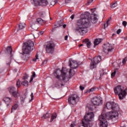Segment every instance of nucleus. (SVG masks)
Wrapping results in <instances>:
<instances>
[{
  "instance_id": "7c9ffc66",
  "label": "nucleus",
  "mask_w": 127,
  "mask_h": 127,
  "mask_svg": "<svg viewBox=\"0 0 127 127\" xmlns=\"http://www.w3.org/2000/svg\"><path fill=\"white\" fill-rule=\"evenodd\" d=\"M117 5H118V3L117 2V1H115L114 2L112 3V4L111 5V7L112 8H115V7L117 6Z\"/></svg>"
},
{
  "instance_id": "1a4fd4ad",
  "label": "nucleus",
  "mask_w": 127,
  "mask_h": 127,
  "mask_svg": "<svg viewBox=\"0 0 127 127\" xmlns=\"http://www.w3.org/2000/svg\"><path fill=\"white\" fill-rule=\"evenodd\" d=\"M114 49H115V48L109 43H106L103 45V50L105 54L111 53L113 51Z\"/></svg>"
},
{
  "instance_id": "4d7b16f0",
  "label": "nucleus",
  "mask_w": 127,
  "mask_h": 127,
  "mask_svg": "<svg viewBox=\"0 0 127 127\" xmlns=\"http://www.w3.org/2000/svg\"><path fill=\"white\" fill-rule=\"evenodd\" d=\"M57 85L58 86V87H60L61 86V87H62V86H63V84H57Z\"/></svg>"
},
{
  "instance_id": "f8f14e48",
  "label": "nucleus",
  "mask_w": 127,
  "mask_h": 127,
  "mask_svg": "<svg viewBox=\"0 0 127 127\" xmlns=\"http://www.w3.org/2000/svg\"><path fill=\"white\" fill-rule=\"evenodd\" d=\"M54 47H55V44L53 43H49L46 47V50L47 53H54Z\"/></svg>"
},
{
  "instance_id": "49530a36",
  "label": "nucleus",
  "mask_w": 127,
  "mask_h": 127,
  "mask_svg": "<svg viewBox=\"0 0 127 127\" xmlns=\"http://www.w3.org/2000/svg\"><path fill=\"white\" fill-rule=\"evenodd\" d=\"M47 63V61H44V62L42 63V65H44V64H46Z\"/></svg>"
},
{
  "instance_id": "0e129e2a",
  "label": "nucleus",
  "mask_w": 127,
  "mask_h": 127,
  "mask_svg": "<svg viewBox=\"0 0 127 127\" xmlns=\"http://www.w3.org/2000/svg\"><path fill=\"white\" fill-rule=\"evenodd\" d=\"M71 77H72V76H70V77H69V78H71Z\"/></svg>"
},
{
  "instance_id": "c756f323",
  "label": "nucleus",
  "mask_w": 127,
  "mask_h": 127,
  "mask_svg": "<svg viewBox=\"0 0 127 127\" xmlns=\"http://www.w3.org/2000/svg\"><path fill=\"white\" fill-rule=\"evenodd\" d=\"M50 118V114L46 113L45 115L42 117V119H49Z\"/></svg>"
},
{
  "instance_id": "a19ab883",
  "label": "nucleus",
  "mask_w": 127,
  "mask_h": 127,
  "mask_svg": "<svg viewBox=\"0 0 127 127\" xmlns=\"http://www.w3.org/2000/svg\"><path fill=\"white\" fill-rule=\"evenodd\" d=\"M11 63V61H10L9 62L6 64L7 66L9 67H10V64Z\"/></svg>"
},
{
  "instance_id": "a878e982",
  "label": "nucleus",
  "mask_w": 127,
  "mask_h": 127,
  "mask_svg": "<svg viewBox=\"0 0 127 127\" xmlns=\"http://www.w3.org/2000/svg\"><path fill=\"white\" fill-rule=\"evenodd\" d=\"M38 15L40 16V17H45V12H43V11H41L40 12L38 13Z\"/></svg>"
},
{
  "instance_id": "0eeeda50",
  "label": "nucleus",
  "mask_w": 127,
  "mask_h": 127,
  "mask_svg": "<svg viewBox=\"0 0 127 127\" xmlns=\"http://www.w3.org/2000/svg\"><path fill=\"white\" fill-rule=\"evenodd\" d=\"M65 70H66V68L64 67H63L62 69L60 71L59 70H56L55 71L54 74V76L56 77L57 79H60V76L58 75V73H60L61 72V76L63 78V80L64 81V80H66L68 78L67 76H66V72L65 71Z\"/></svg>"
},
{
  "instance_id": "6e6552de",
  "label": "nucleus",
  "mask_w": 127,
  "mask_h": 127,
  "mask_svg": "<svg viewBox=\"0 0 127 127\" xmlns=\"http://www.w3.org/2000/svg\"><path fill=\"white\" fill-rule=\"evenodd\" d=\"M79 100H80L79 96L77 94H73L69 96L68 99V103L70 105H76L78 102Z\"/></svg>"
},
{
  "instance_id": "393cba45",
  "label": "nucleus",
  "mask_w": 127,
  "mask_h": 127,
  "mask_svg": "<svg viewBox=\"0 0 127 127\" xmlns=\"http://www.w3.org/2000/svg\"><path fill=\"white\" fill-rule=\"evenodd\" d=\"M74 68H70L69 70V76H71V77H73L74 75H75V71H74Z\"/></svg>"
},
{
  "instance_id": "de8ad7c7",
  "label": "nucleus",
  "mask_w": 127,
  "mask_h": 127,
  "mask_svg": "<svg viewBox=\"0 0 127 127\" xmlns=\"http://www.w3.org/2000/svg\"><path fill=\"white\" fill-rule=\"evenodd\" d=\"M95 10H96V8L91 9V11H92V12H94Z\"/></svg>"
},
{
  "instance_id": "a18cd8bd",
  "label": "nucleus",
  "mask_w": 127,
  "mask_h": 127,
  "mask_svg": "<svg viewBox=\"0 0 127 127\" xmlns=\"http://www.w3.org/2000/svg\"><path fill=\"white\" fill-rule=\"evenodd\" d=\"M80 90H81V91H83V90H84V89H85V87L82 86H80L79 87Z\"/></svg>"
},
{
  "instance_id": "c03bdc74",
  "label": "nucleus",
  "mask_w": 127,
  "mask_h": 127,
  "mask_svg": "<svg viewBox=\"0 0 127 127\" xmlns=\"http://www.w3.org/2000/svg\"><path fill=\"white\" fill-rule=\"evenodd\" d=\"M76 127V124H75L74 123H72L70 125V127Z\"/></svg>"
},
{
  "instance_id": "ddd939ff",
  "label": "nucleus",
  "mask_w": 127,
  "mask_h": 127,
  "mask_svg": "<svg viewBox=\"0 0 127 127\" xmlns=\"http://www.w3.org/2000/svg\"><path fill=\"white\" fill-rule=\"evenodd\" d=\"M91 102L94 106H100L103 104V100L100 97H95L91 100Z\"/></svg>"
},
{
  "instance_id": "ea45409f",
  "label": "nucleus",
  "mask_w": 127,
  "mask_h": 127,
  "mask_svg": "<svg viewBox=\"0 0 127 127\" xmlns=\"http://www.w3.org/2000/svg\"><path fill=\"white\" fill-rule=\"evenodd\" d=\"M121 32H122V29H118L117 31V34H120V33H121Z\"/></svg>"
},
{
  "instance_id": "69168bd1",
  "label": "nucleus",
  "mask_w": 127,
  "mask_h": 127,
  "mask_svg": "<svg viewBox=\"0 0 127 127\" xmlns=\"http://www.w3.org/2000/svg\"><path fill=\"white\" fill-rule=\"evenodd\" d=\"M69 11H70V12H71V10H69Z\"/></svg>"
},
{
  "instance_id": "c9c22d12",
  "label": "nucleus",
  "mask_w": 127,
  "mask_h": 127,
  "mask_svg": "<svg viewBox=\"0 0 127 127\" xmlns=\"http://www.w3.org/2000/svg\"><path fill=\"white\" fill-rule=\"evenodd\" d=\"M57 2H56V1L55 0H52L51 1V5H55V4H56Z\"/></svg>"
},
{
  "instance_id": "79ce46f5",
  "label": "nucleus",
  "mask_w": 127,
  "mask_h": 127,
  "mask_svg": "<svg viewBox=\"0 0 127 127\" xmlns=\"http://www.w3.org/2000/svg\"><path fill=\"white\" fill-rule=\"evenodd\" d=\"M127 24V22L126 21H124L123 22V25H124V26L126 27V26Z\"/></svg>"
},
{
  "instance_id": "20e7f679",
  "label": "nucleus",
  "mask_w": 127,
  "mask_h": 127,
  "mask_svg": "<svg viewBox=\"0 0 127 127\" xmlns=\"http://www.w3.org/2000/svg\"><path fill=\"white\" fill-rule=\"evenodd\" d=\"M95 115L93 112H89L85 115L84 119L82 120V126L84 127H92V124L90 122H93Z\"/></svg>"
},
{
  "instance_id": "7ed1b4c3",
  "label": "nucleus",
  "mask_w": 127,
  "mask_h": 127,
  "mask_svg": "<svg viewBox=\"0 0 127 127\" xmlns=\"http://www.w3.org/2000/svg\"><path fill=\"white\" fill-rule=\"evenodd\" d=\"M34 49V43L31 40L28 41L26 43H24L23 46V55L22 58L24 61L28 60L29 53Z\"/></svg>"
},
{
  "instance_id": "a211bd4d",
  "label": "nucleus",
  "mask_w": 127,
  "mask_h": 127,
  "mask_svg": "<svg viewBox=\"0 0 127 127\" xmlns=\"http://www.w3.org/2000/svg\"><path fill=\"white\" fill-rule=\"evenodd\" d=\"M16 90H17V89L13 86H11L8 88V91L11 94L14 93V92H15Z\"/></svg>"
},
{
  "instance_id": "603ef678",
  "label": "nucleus",
  "mask_w": 127,
  "mask_h": 127,
  "mask_svg": "<svg viewBox=\"0 0 127 127\" xmlns=\"http://www.w3.org/2000/svg\"><path fill=\"white\" fill-rule=\"evenodd\" d=\"M93 1H94V0H89L88 1V4H90L91 2H93Z\"/></svg>"
},
{
  "instance_id": "2eb2a0df",
  "label": "nucleus",
  "mask_w": 127,
  "mask_h": 127,
  "mask_svg": "<svg viewBox=\"0 0 127 127\" xmlns=\"http://www.w3.org/2000/svg\"><path fill=\"white\" fill-rule=\"evenodd\" d=\"M83 42H84L85 44H86L87 48H91V45H92V44L91 43V41H90L89 39H85V40H83Z\"/></svg>"
},
{
  "instance_id": "dca6fc26",
  "label": "nucleus",
  "mask_w": 127,
  "mask_h": 127,
  "mask_svg": "<svg viewBox=\"0 0 127 127\" xmlns=\"http://www.w3.org/2000/svg\"><path fill=\"white\" fill-rule=\"evenodd\" d=\"M3 101L7 104V106H8V104L10 103L12 101V99L8 97H4L3 99Z\"/></svg>"
},
{
  "instance_id": "473e14b6",
  "label": "nucleus",
  "mask_w": 127,
  "mask_h": 127,
  "mask_svg": "<svg viewBox=\"0 0 127 127\" xmlns=\"http://www.w3.org/2000/svg\"><path fill=\"white\" fill-rule=\"evenodd\" d=\"M57 115H52L51 118L50 123H52L53 122V120L55 119H56Z\"/></svg>"
},
{
  "instance_id": "f704fd0d",
  "label": "nucleus",
  "mask_w": 127,
  "mask_h": 127,
  "mask_svg": "<svg viewBox=\"0 0 127 127\" xmlns=\"http://www.w3.org/2000/svg\"><path fill=\"white\" fill-rule=\"evenodd\" d=\"M16 87L19 88L20 87V80H18L16 82Z\"/></svg>"
},
{
  "instance_id": "412c9836",
  "label": "nucleus",
  "mask_w": 127,
  "mask_h": 127,
  "mask_svg": "<svg viewBox=\"0 0 127 127\" xmlns=\"http://www.w3.org/2000/svg\"><path fill=\"white\" fill-rule=\"evenodd\" d=\"M17 108H18V104H14V105L11 107V113H12L13 111H15V110H16Z\"/></svg>"
},
{
  "instance_id": "3c124183",
  "label": "nucleus",
  "mask_w": 127,
  "mask_h": 127,
  "mask_svg": "<svg viewBox=\"0 0 127 127\" xmlns=\"http://www.w3.org/2000/svg\"><path fill=\"white\" fill-rule=\"evenodd\" d=\"M86 110H87V109H88V110H90V111H93V108H89V107H86Z\"/></svg>"
},
{
  "instance_id": "680f3d73",
  "label": "nucleus",
  "mask_w": 127,
  "mask_h": 127,
  "mask_svg": "<svg viewBox=\"0 0 127 127\" xmlns=\"http://www.w3.org/2000/svg\"><path fill=\"white\" fill-rule=\"evenodd\" d=\"M114 35H115V34H113V36H114Z\"/></svg>"
},
{
  "instance_id": "9b49d317",
  "label": "nucleus",
  "mask_w": 127,
  "mask_h": 127,
  "mask_svg": "<svg viewBox=\"0 0 127 127\" xmlns=\"http://www.w3.org/2000/svg\"><path fill=\"white\" fill-rule=\"evenodd\" d=\"M34 3L35 5H42V6H46L48 4V1L47 0H31Z\"/></svg>"
},
{
  "instance_id": "f03ea898",
  "label": "nucleus",
  "mask_w": 127,
  "mask_h": 127,
  "mask_svg": "<svg viewBox=\"0 0 127 127\" xmlns=\"http://www.w3.org/2000/svg\"><path fill=\"white\" fill-rule=\"evenodd\" d=\"M118 111H113L106 113V114H101L99 117V120L100 122V125L102 127H108L107 120H113L119 117Z\"/></svg>"
},
{
  "instance_id": "39448f33",
  "label": "nucleus",
  "mask_w": 127,
  "mask_h": 127,
  "mask_svg": "<svg viewBox=\"0 0 127 127\" xmlns=\"http://www.w3.org/2000/svg\"><path fill=\"white\" fill-rule=\"evenodd\" d=\"M114 92L115 95H118V97L120 100H123L124 98H125L127 95V92L126 90H123L122 86L120 85L117 86L114 88Z\"/></svg>"
},
{
  "instance_id": "bf43d9fd",
  "label": "nucleus",
  "mask_w": 127,
  "mask_h": 127,
  "mask_svg": "<svg viewBox=\"0 0 127 127\" xmlns=\"http://www.w3.org/2000/svg\"><path fill=\"white\" fill-rule=\"evenodd\" d=\"M66 24H64L63 26V28H66Z\"/></svg>"
},
{
  "instance_id": "72a5a7b5",
  "label": "nucleus",
  "mask_w": 127,
  "mask_h": 127,
  "mask_svg": "<svg viewBox=\"0 0 127 127\" xmlns=\"http://www.w3.org/2000/svg\"><path fill=\"white\" fill-rule=\"evenodd\" d=\"M38 60V54H36V56H35V58L33 59V61L34 62H36V61Z\"/></svg>"
},
{
  "instance_id": "423d86ee",
  "label": "nucleus",
  "mask_w": 127,
  "mask_h": 127,
  "mask_svg": "<svg viewBox=\"0 0 127 127\" xmlns=\"http://www.w3.org/2000/svg\"><path fill=\"white\" fill-rule=\"evenodd\" d=\"M112 110V111H119L120 106L114 102H107L104 106V109Z\"/></svg>"
},
{
  "instance_id": "5701e85b",
  "label": "nucleus",
  "mask_w": 127,
  "mask_h": 127,
  "mask_svg": "<svg viewBox=\"0 0 127 127\" xmlns=\"http://www.w3.org/2000/svg\"><path fill=\"white\" fill-rule=\"evenodd\" d=\"M100 73V76H97V75L96 76L97 80H99L101 77V76H103V75H106L107 74V72L104 71V70H102Z\"/></svg>"
},
{
  "instance_id": "c85d7f7f",
  "label": "nucleus",
  "mask_w": 127,
  "mask_h": 127,
  "mask_svg": "<svg viewBox=\"0 0 127 127\" xmlns=\"http://www.w3.org/2000/svg\"><path fill=\"white\" fill-rule=\"evenodd\" d=\"M21 84L23 86L25 87H28V81L27 80H24V81L21 82Z\"/></svg>"
},
{
  "instance_id": "e2e57ef3",
  "label": "nucleus",
  "mask_w": 127,
  "mask_h": 127,
  "mask_svg": "<svg viewBox=\"0 0 127 127\" xmlns=\"http://www.w3.org/2000/svg\"><path fill=\"white\" fill-rule=\"evenodd\" d=\"M0 73H1V71L0 70Z\"/></svg>"
},
{
  "instance_id": "864d4df0",
  "label": "nucleus",
  "mask_w": 127,
  "mask_h": 127,
  "mask_svg": "<svg viewBox=\"0 0 127 127\" xmlns=\"http://www.w3.org/2000/svg\"><path fill=\"white\" fill-rule=\"evenodd\" d=\"M68 39V36L66 35L64 37V40H67Z\"/></svg>"
},
{
  "instance_id": "b1692460",
  "label": "nucleus",
  "mask_w": 127,
  "mask_h": 127,
  "mask_svg": "<svg viewBox=\"0 0 127 127\" xmlns=\"http://www.w3.org/2000/svg\"><path fill=\"white\" fill-rule=\"evenodd\" d=\"M112 19V18H109L108 20L107 21L106 23L104 24V28L108 27L111 24V22H110V20Z\"/></svg>"
},
{
  "instance_id": "4c0bfd02",
  "label": "nucleus",
  "mask_w": 127,
  "mask_h": 127,
  "mask_svg": "<svg viewBox=\"0 0 127 127\" xmlns=\"http://www.w3.org/2000/svg\"><path fill=\"white\" fill-rule=\"evenodd\" d=\"M117 73V71H114L112 74H111V77L113 78V77H115V75H116V73Z\"/></svg>"
},
{
  "instance_id": "4468645a",
  "label": "nucleus",
  "mask_w": 127,
  "mask_h": 127,
  "mask_svg": "<svg viewBox=\"0 0 127 127\" xmlns=\"http://www.w3.org/2000/svg\"><path fill=\"white\" fill-rule=\"evenodd\" d=\"M69 66L72 69H77L78 68V63L77 61H73L70 59L69 61Z\"/></svg>"
},
{
  "instance_id": "8fccbe9b",
  "label": "nucleus",
  "mask_w": 127,
  "mask_h": 127,
  "mask_svg": "<svg viewBox=\"0 0 127 127\" xmlns=\"http://www.w3.org/2000/svg\"><path fill=\"white\" fill-rule=\"evenodd\" d=\"M74 16H75V15L72 14V15L70 16V18H71V19H74Z\"/></svg>"
},
{
  "instance_id": "6ab92c4d",
  "label": "nucleus",
  "mask_w": 127,
  "mask_h": 127,
  "mask_svg": "<svg viewBox=\"0 0 127 127\" xmlns=\"http://www.w3.org/2000/svg\"><path fill=\"white\" fill-rule=\"evenodd\" d=\"M11 95V96H12V97H14V98H18V97H19V93H18L17 89L15 92H13Z\"/></svg>"
},
{
  "instance_id": "bb28decb",
  "label": "nucleus",
  "mask_w": 127,
  "mask_h": 127,
  "mask_svg": "<svg viewBox=\"0 0 127 127\" xmlns=\"http://www.w3.org/2000/svg\"><path fill=\"white\" fill-rule=\"evenodd\" d=\"M100 42H101V39H96L94 42V45H98V44H100Z\"/></svg>"
},
{
  "instance_id": "13d9d810",
  "label": "nucleus",
  "mask_w": 127,
  "mask_h": 127,
  "mask_svg": "<svg viewBox=\"0 0 127 127\" xmlns=\"http://www.w3.org/2000/svg\"><path fill=\"white\" fill-rule=\"evenodd\" d=\"M124 40H127V36L124 37Z\"/></svg>"
},
{
  "instance_id": "58836bf2",
  "label": "nucleus",
  "mask_w": 127,
  "mask_h": 127,
  "mask_svg": "<svg viewBox=\"0 0 127 127\" xmlns=\"http://www.w3.org/2000/svg\"><path fill=\"white\" fill-rule=\"evenodd\" d=\"M31 99L30 100V102H31V101L33 100V98H34V96L33 95V93H32L31 94Z\"/></svg>"
},
{
  "instance_id": "09e8293b",
  "label": "nucleus",
  "mask_w": 127,
  "mask_h": 127,
  "mask_svg": "<svg viewBox=\"0 0 127 127\" xmlns=\"http://www.w3.org/2000/svg\"><path fill=\"white\" fill-rule=\"evenodd\" d=\"M93 91H95V88H91L89 89V92H93Z\"/></svg>"
},
{
  "instance_id": "4be33fe9",
  "label": "nucleus",
  "mask_w": 127,
  "mask_h": 127,
  "mask_svg": "<svg viewBox=\"0 0 127 127\" xmlns=\"http://www.w3.org/2000/svg\"><path fill=\"white\" fill-rule=\"evenodd\" d=\"M6 51L10 53V54L11 55V57H12V55L11 53H12V48H11V46H8L7 49H6Z\"/></svg>"
},
{
  "instance_id": "aec40b11",
  "label": "nucleus",
  "mask_w": 127,
  "mask_h": 127,
  "mask_svg": "<svg viewBox=\"0 0 127 127\" xmlns=\"http://www.w3.org/2000/svg\"><path fill=\"white\" fill-rule=\"evenodd\" d=\"M25 26H26V25H25V23H20L18 26L19 30H22V29H23V28H25Z\"/></svg>"
},
{
  "instance_id": "f3484780",
  "label": "nucleus",
  "mask_w": 127,
  "mask_h": 127,
  "mask_svg": "<svg viewBox=\"0 0 127 127\" xmlns=\"http://www.w3.org/2000/svg\"><path fill=\"white\" fill-rule=\"evenodd\" d=\"M37 23H39V24H41V25H43V24L46 23V21L43 20L41 18H39L37 19Z\"/></svg>"
},
{
  "instance_id": "9d476101",
  "label": "nucleus",
  "mask_w": 127,
  "mask_h": 127,
  "mask_svg": "<svg viewBox=\"0 0 127 127\" xmlns=\"http://www.w3.org/2000/svg\"><path fill=\"white\" fill-rule=\"evenodd\" d=\"M102 60V57L99 56L97 57H95L93 60L91 61V63L90 64V69H95L97 67V64H99L101 61Z\"/></svg>"
},
{
  "instance_id": "e433bc0d",
  "label": "nucleus",
  "mask_w": 127,
  "mask_h": 127,
  "mask_svg": "<svg viewBox=\"0 0 127 127\" xmlns=\"http://www.w3.org/2000/svg\"><path fill=\"white\" fill-rule=\"evenodd\" d=\"M29 77V76L28 74H26L23 77V80H26Z\"/></svg>"
},
{
  "instance_id": "5fc2aeb1",
  "label": "nucleus",
  "mask_w": 127,
  "mask_h": 127,
  "mask_svg": "<svg viewBox=\"0 0 127 127\" xmlns=\"http://www.w3.org/2000/svg\"><path fill=\"white\" fill-rule=\"evenodd\" d=\"M64 0L65 1L66 3H68L71 0Z\"/></svg>"
},
{
  "instance_id": "f257e3e1",
  "label": "nucleus",
  "mask_w": 127,
  "mask_h": 127,
  "mask_svg": "<svg viewBox=\"0 0 127 127\" xmlns=\"http://www.w3.org/2000/svg\"><path fill=\"white\" fill-rule=\"evenodd\" d=\"M98 18L97 14L86 12L84 14L81 15V18L77 21L76 27L74 29L75 32L83 35L88 32V28L89 27L91 22L97 23Z\"/></svg>"
},
{
  "instance_id": "052dcab7",
  "label": "nucleus",
  "mask_w": 127,
  "mask_h": 127,
  "mask_svg": "<svg viewBox=\"0 0 127 127\" xmlns=\"http://www.w3.org/2000/svg\"><path fill=\"white\" fill-rule=\"evenodd\" d=\"M83 44H80L79 45V47H81V46H83Z\"/></svg>"
},
{
  "instance_id": "6e6d98bb",
  "label": "nucleus",
  "mask_w": 127,
  "mask_h": 127,
  "mask_svg": "<svg viewBox=\"0 0 127 127\" xmlns=\"http://www.w3.org/2000/svg\"><path fill=\"white\" fill-rule=\"evenodd\" d=\"M43 33H44V31H41L40 32V34H41V35H42V34H43Z\"/></svg>"
},
{
  "instance_id": "cd10ccee",
  "label": "nucleus",
  "mask_w": 127,
  "mask_h": 127,
  "mask_svg": "<svg viewBox=\"0 0 127 127\" xmlns=\"http://www.w3.org/2000/svg\"><path fill=\"white\" fill-rule=\"evenodd\" d=\"M61 26H62V25H61L59 23L55 24V27L54 28H53L52 31H54V30H55L56 28H58V27H60Z\"/></svg>"
},
{
  "instance_id": "2f4dec72",
  "label": "nucleus",
  "mask_w": 127,
  "mask_h": 127,
  "mask_svg": "<svg viewBox=\"0 0 127 127\" xmlns=\"http://www.w3.org/2000/svg\"><path fill=\"white\" fill-rule=\"evenodd\" d=\"M36 76V74H35V72H33L32 75V76L31 77V79L30 80V82H32V81H33V78H35Z\"/></svg>"
},
{
  "instance_id": "37998d69",
  "label": "nucleus",
  "mask_w": 127,
  "mask_h": 127,
  "mask_svg": "<svg viewBox=\"0 0 127 127\" xmlns=\"http://www.w3.org/2000/svg\"><path fill=\"white\" fill-rule=\"evenodd\" d=\"M20 100H21V102H22V103H24V98L21 97Z\"/></svg>"
}]
</instances>
